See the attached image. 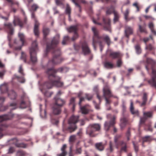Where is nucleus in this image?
<instances>
[{
    "label": "nucleus",
    "instance_id": "nucleus-1",
    "mask_svg": "<svg viewBox=\"0 0 156 156\" xmlns=\"http://www.w3.org/2000/svg\"><path fill=\"white\" fill-rule=\"evenodd\" d=\"M66 68L62 67L56 70L53 67L48 68L46 71V73L48 75V80L43 84L44 87L48 89H50L54 86L56 87H61L63 83L60 81L61 78L57 76L56 73L57 71L62 72Z\"/></svg>",
    "mask_w": 156,
    "mask_h": 156
},
{
    "label": "nucleus",
    "instance_id": "nucleus-2",
    "mask_svg": "<svg viewBox=\"0 0 156 156\" xmlns=\"http://www.w3.org/2000/svg\"><path fill=\"white\" fill-rule=\"evenodd\" d=\"M59 36H56L54 37L50 43H48L47 44L46 54L49 51L52 50L54 54L53 58L51 61L53 64H57L60 63L63 60L60 55L61 52L60 49L57 48V45L59 43Z\"/></svg>",
    "mask_w": 156,
    "mask_h": 156
},
{
    "label": "nucleus",
    "instance_id": "nucleus-3",
    "mask_svg": "<svg viewBox=\"0 0 156 156\" xmlns=\"http://www.w3.org/2000/svg\"><path fill=\"white\" fill-rule=\"evenodd\" d=\"M147 64L145 67L148 72L149 69H152L151 79L147 81L148 83L156 89V70L155 69L156 64L155 62L152 59L147 58L146 60Z\"/></svg>",
    "mask_w": 156,
    "mask_h": 156
},
{
    "label": "nucleus",
    "instance_id": "nucleus-4",
    "mask_svg": "<svg viewBox=\"0 0 156 156\" xmlns=\"http://www.w3.org/2000/svg\"><path fill=\"white\" fill-rule=\"evenodd\" d=\"M92 30L94 33L92 45L94 49L95 50H96V44L97 43H99L100 47V50L101 51L103 49V47L102 42L100 40L101 37L99 36L98 31L94 27L92 28Z\"/></svg>",
    "mask_w": 156,
    "mask_h": 156
},
{
    "label": "nucleus",
    "instance_id": "nucleus-5",
    "mask_svg": "<svg viewBox=\"0 0 156 156\" xmlns=\"http://www.w3.org/2000/svg\"><path fill=\"white\" fill-rule=\"evenodd\" d=\"M38 49L37 43L35 41L33 42L30 51V60L33 63L37 62L36 54Z\"/></svg>",
    "mask_w": 156,
    "mask_h": 156
},
{
    "label": "nucleus",
    "instance_id": "nucleus-6",
    "mask_svg": "<svg viewBox=\"0 0 156 156\" xmlns=\"http://www.w3.org/2000/svg\"><path fill=\"white\" fill-rule=\"evenodd\" d=\"M79 116L72 115L69 118L68 122L69 124H73V126H70L67 129V130L71 133L75 131L77 129V126L75 124L79 121Z\"/></svg>",
    "mask_w": 156,
    "mask_h": 156
},
{
    "label": "nucleus",
    "instance_id": "nucleus-7",
    "mask_svg": "<svg viewBox=\"0 0 156 156\" xmlns=\"http://www.w3.org/2000/svg\"><path fill=\"white\" fill-rule=\"evenodd\" d=\"M121 136L120 135H117L115 136L114 137V142L115 145L117 147L119 146H121L120 151L122 152L124 151L125 152H127V143L123 141H118V140Z\"/></svg>",
    "mask_w": 156,
    "mask_h": 156
},
{
    "label": "nucleus",
    "instance_id": "nucleus-8",
    "mask_svg": "<svg viewBox=\"0 0 156 156\" xmlns=\"http://www.w3.org/2000/svg\"><path fill=\"white\" fill-rule=\"evenodd\" d=\"M101 128L100 125L98 124H93L89 125L87 130V133L90 136H94L93 133L96 131H99Z\"/></svg>",
    "mask_w": 156,
    "mask_h": 156
},
{
    "label": "nucleus",
    "instance_id": "nucleus-9",
    "mask_svg": "<svg viewBox=\"0 0 156 156\" xmlns=\"http://www.w3.org/2000/svg\"><path fill=\"white\" fill-rule=\"evenodd\" d=\"M9 119V117L8 115H4L0 116V139L3 136L2 133V131L5 130L7 127V125L2 123V122L3 121L7 120Z\"/></svg>",
    "mask_w": 156,
    "mask_h": 156
},
{
    "label": "nucleus",
    "instance_id": "nucleus-10",
    "mask_svg": "<svg viewBox=\"0 0 156 156\" xmlns=\"http://www.w3.org/2000/svg\"><path fill=\"white\" fill-rule=\"evenodd\" d=\"M116 118V117L114 116L110 121L106 122H105L104 128L106 131H108L110 129V128L111 127H113L114 132L116 133L117 132V129L114 127V125L115 123V120Z\"/></svg>",
    "mask_w": 156,
    "mask_h": 156
},
{
    "label": "nucleus",
    "instance_id": "nucleus-11",
    "mask_svg": "<svg viewBox=\"0 0 156 156\" xmlns=\"http://www.w3.org/2000/svg\"><path fill=\"white\" fill-rule=\"evenodd\" d=\"M103 96L104 98H111L112 96V94L110 87L107 84L105 85L103 89Z\"/></svg>",
    "mask_w": 156,
    "mask_h": 156
},
{
    "label": "nucleus",
    "instance_id": "nucleus-12",
    "mask_svg": "<svg viewBox=\"0 0 156 156\" xmlns=\"http://www.w3.org/2000/svg\"><path fill=\"white\" fill-rule=\"evenodd\" d=\"M82 52L84 55H86L90 54L91 52L87 43L85 42L82 43L81 45Z\"/></svg>",
    "mask_w": 156,
    "mask_h": 156
},
{
    "label": "nucleus",
    "instance_id": "nucleus-13",
    "mask_svg": "<svg viewBox=\"0 0 156 156\" xmlns=\"http://www.w3.org/2000/svg\"><path fill=\"white\" fill-rule=\"evenodd\" d=\"M9 142H11L12 144H14L17 147L25 148L27 146V144L23 143H18V140L16 138H13L9 140Z\"/></svg>",
    "mask_w": 156,
    "mask_h": 156
},
{
    "label": "nucleus",
    "instance_id": "nucleus-14",
    "mask_svg": "<svg viewBox=\"0 0 156 156\" xmlns=\"http://www.w3.org/2000/svg\"><path fill=\"white\" fill-rule=\"evenodd\" d=\"M31 18L34 19L35 20V23L34 29V32L35 35L38 36L39 35V32L38 30V26L39 23L36 20L35 16V14L34 12H33L31 14Z\"/></svg>",
    "mask_w": 156,
    "mask_h": 156
},
{
    "label": "nucleus",
    "instance_id": "nucleus-15",
    "mask_svg": "<svg viewBox=\"0 0 156 156\" xmlns=\"http://www.w3.org/2000/svg\"><path fill=\"white\" fill-rule=\"evenodd\" d=\"M103 21L104 23L103 27L105 30L110 31L111 30V20L110 19H106L103 18Z\"/></svg>",
    "mask_w": 156,
    "mask_h": 156
},
{
    "label": "nucleus",
    "instance_id": "nucleus-16",
    "mask_svg": "<svg viewBox=\"0 0 156 156\" xmlns=\"http://www.w3.org/2000/svg\"><path fill=\"white\" fill-rule=\"evenodd\" d=\"M62 108L56 105H53L52 108V115H60L62 111Z\"/></svg>",
    "mask_w": 156,
    "mask_h": 156
},
{
    "label": "nucleus",
    "instance_id": "nucleus-17",
    "mask_svg": "<svg viewBox=\"0 0 156 156\" xmlns=\"http://www.w3.org/2000/svg\"><path fill=\"white\" fill-rule=\"evenodd\" d=\"M27 19L26 17H25L23 23L19 18L16 19L13 21V23L15 26L17 24L20 27H22L24 24H26L27 23Z\"/></svg>",
    "mask_w": 156,
    "mask_h": 156
},
{
    "label": "nucleus",
    "instance_id": "nucleus-18",
    "mask_svg": "<svg viewBox=\"0 0 156 156\" xmlns=\"http://www.w3.org/2000/svg\"><path fill=\"white\" fill-rule=\"evenodd\" d=\"M148 98V94L146 92H144L143 93L142 96V102H141L138 101H137L136 102L139 103L140 104V105L141 107L145 106L147 103Z\"/></svg>",
    "mask_w": 156,
    "mask_h": 156
},
{
    "label": "nucleus",
    "instance_id": "nucleus-19",
    "mask_svg": "<svg viewBox=\"0 0 156 156\" xmlns=\"http://www.w3.org/2000/svg\"><path fill=\"white\" fill-rule=\"evenodd\" d=\"M4 28L7 31L8 33L12 35L13 32V29L12 24L10 23H5L4 24Z\"/></svg>",
    "mask_w": 156,
    "mask_h": 156
},
{
    "label": "nucleus",
    "instance_id": "nucleus-20",
    "mask_svg": "<svg viewBox=\"0 0 156 156\" xmlns=\"http://www.w3.org/2000/svg\"><path fill=\"white\" fill-rule=\"evenodd\" d=\"M54 99L55 101L53 104V105H56L62 108L65 103V101L60 98H55Z\"/></svg>",
    "mask_w": 156,
    "mask_h": 156
},
{
    "label": "nucleus",
    "instance_id": "nucleus-21",
    "mask_svg": "<svg viewBox=\"0 0 156 156\" xmlns=\"http://www.w3.org/2000/svg\"><path fill=\"white\" fill-rule=\"evenodd\" d=\"M109 57L112 59L119 58L121 57V54L119 52H111L109 54Z\"/></svg>",
    "mask_w": 156,
    "mask_h": 156
},
{
    "label": "nucleus",
    "instance_id": "nucleus-22",
    "mask_svg": "<svg viewBox=\"0 0 156 156\" xmlns=\"http://www.w3.org/2000/svg\"><path fill=\"white\" fill-rule=\"evenodd\" d=\"M128 119L125 117L121 118L120 126L122 129H123L126 126L128 122Z\"/></svg>",
    "mask_w": 156,
    "mask_h": 156
},
{
    "label": "nucleus",
    "instance_id": "nucleus-23",
    "mask_svg": "<svg viewBox=\"0 0 156 156\" xmlns=\"http://www.w3.org/2000/svg\"><path fill=\"white\" fill-rule=\"evenodd\" d=\"M67 147L66 144H64L61 148V153L57 154V156H66L67 154V152L66 151Z\"/></svg>",
    "mask_w": 156,
    "mask_h": 156
},
{
    "label": "nucleus",
    "instance_id": "nucleus-24",
    "mask_svg": "<svg viewBox=\"0 0 156 156\" xmlns=\"http://www.w3.org/2000/svg\"><path fill=\"white\" fill-rule=\"evenodd\" d=\"M115 12L114 7L113 5H111L106 8V14L107 15H110L112 13L114 14V12Z\"/></svg>",
    "mask_w": 156,
    "mask_h": 156
},
{
    "label": "nucleus",
    "instance_id": "nucleus-25",
    "mask_svg": "<svg viewBox=\"0 0 156 156\" xmlns=\"http://www.w3.org/2000/svg\"><path fill=\"white\" fill-rule=\"evenodd\" d=\"M133 28L130 27L126 26L125 27V34L126 37L128 38L130 34H132Z\"/></svg>",
    "mask_w": 156,
    "mask_h": 156
},
{
    "label": "nucleus",
    "instance_id": "nucleus-26",
    "mask_svg": "<svg viewBox=\"0 0 156 156\" xmlns=\"http://www.w3.org/2000/svg\"><path fill=\"white\" fill-rule=\"evenodd\" d=\"M78 29V25H76L70 26L67 28V30L69 32L75 33L77 32Z\"/></svg>",
    "mask_w": 156,
    "mask_h": 156
},
{
    "label": "nucleus",
    "instance_id": "nucleus-27",
    "mask_svg": "<svg viewBox=\"0 0 156 156\" xmlns=\"http://www.w3.org/2000/svg\"><path fill=\"white\" fill-rule=\"evenodd\" d=\"M72 2L75 4L76 7L79 9V10L80 12H81V7L79 4V2L85 4L86 3V2L84 0H72Z\"/></svg>",
    "mask_w": 156,
    "mask_h": 156
},
{
    "label": "nucleus",
    "instance_id": "nucleus-28",
    "mask_svg": "<svg viewBox=\"0 0 156 156\" xmlns=\"http://www.w3.org/2000/svg\"><path fill=\"white\" fill-rule=\"evenodd\" d=\"M130 111L131 113L133 115L138 116L139 115V112L137 110H135L134 109L133 106V103L131 101L130 106Z\"/></svg>",
    "mask_w": 156,
    "mask_h": 156
},
{
    "label": "nucleus",
    "instance_id": "nucleus-29",
    "mask_svg": "<svg viewBox=\"0 0 156 156\" xmlns=\"http://www.w3.org/2000/svg\"><path fill=\"white\" fill-rule=\"evenodd\" d=\"M8 90V87L6 84H4L1 85L0 86V90L1 93L4 94L7 92Z\"/></svg>",
    "mask_w": 156,
    "mask_h": 156
},
{
    "label": "nucleus",
    "instance_id": "nucleus-30",
    "mask_svg": "<svg viewBox=\"0 0 156 156\" xmlns=\"http://www.w3.org/2000/svg\"><path fill=\"white\" fill-rule=\"evenodd\" d=\"M95 146L96 148L99 151H103L105 148L104 145L102 142L96 143Z\"/></svg>",
    "mask_w": 156,
    "mask_h": 156
},
{
    "label": "nucleus",
    "instance_id": "nucleus-31",
    "mask_svg": "<svg viewBox=\"0 0 156 156\" xmlns=\"http://www.w3.org/2000/svg\"><path fill=\"white\" fill-rule=\"evenodd\" d=\"M153 140L152 137L150 136H146L143 138L142 146L144 147V143L146 142H150Z\"/></svg>",
    "mask_w": 156,
    "mask_h": 156
},
{
    "label": "nucleus",
    "instance_id": "nucleus-32",
    "mask_svg": "<svg viewBox=\"0 0 156 156\" xmlns=\"http://www.w3.org/2000/svg\"><path fill=\"white\" fill-rule=\"evenodd\" d=\"M8 96L11 99H15L17 96L16 94L13 90H12L8 93Z\"/></svg>",
    "mask_w": 156,
    "mask_h": 156
},
{
    "label": "nucleus",
    "instance_id": "nucleus-33",
    "mask_svg": "<svg viewBox=\"0 0 156 156\" xmlns=\"http://www.w3.org/2000/svg\"><path fill=\"white\" fill-rule=\"evenodd\" d=\"M148 27L152 33L154 35H156V31L154 28V24L152 22H150L148 24Z\"/></svg>",
    "mask_w": 156,
    "mask_h": 156
},
{
    "label": "nucleus",
    "instance_id": "nucleus-34",
    "mask_svg": "<svg viewBox=\"0 0 156 156\" xmlns=\"http://www.w3.org/2000/svg\"><path fill=\"white\" fill-rule=\"evenodd\" d=\"M18 36L20 38V41H21L22 45H23L25 43V38L24 35L23 34L19 33L18 34Z\"/></svg>",
    "mask_w": 156,
    "mask_h": 156
},
{
    "label": "nucleus",
    "instance_id": "nucleus-35",
    "mask_svg": "<svg viewBox=\"0 0 156 156\" xmlns=\"http://www.w3.org/2000/svg\"><path fill=\"white\" fill-rule=\"evenodd\" d=\"M50 115L51 123L54 125H57L59 122L58 118L55 119L54 118L52 115L50 114Z\"/></svg>",
    "mask_w": 156,
    "mask_h": 156
},
{
    "label": "nucleus",
    "instance_id": "nucleus-36",
    "mask_svg": "<svg viewBox=\"0 0 156 156\" xmlns=\"http://www.w3.org/2000/svg\"><path fill=\"white\" fill-rule=\"evenodd\" d=\"M75 98H71L70 101V105H72V109L73 112L75 110L76 104L75 103Z\"/></svg>",
    "mask_w": 156,
    "mask_h": 156
},
{
    "label": "nucleus",
    "instance_id": "nucleus-37",
    "mask_svg": "<svg viewBox=\"0 0 156 156\" xmlns=\"http://www.w3.org/2000/svg\"><path fill=\"white\" fill-rule=\"evenodd\" d=\"M114 17L113 18V22L114 23H115L116 22L119 21V15L117 12H114Z\"/></svg>",
    "mask_w": 156,
    "mask_h": 156
},
{
    "label": "nucleus",
    "instance_id": "nucleus-38",
    "mask_svg": "<svg viewBox=\"0 0 156 156\" xmlns=\"http://www.w3.org/2000/svg\"><path fill=\"white\" fill-rule=\"evenodd\" d=\"M104 66L107 69H111L113 67L114 65L110 62H106L104 63Z\"/></svg>",
    "mask_w": 156,
    "mask_h": 156
},
{
    "label": "nucleus",
    "instance_id": "nucleus-39",
    "mask_svg": "<svg viewBox=\"0 0 156 156\" xmlns=\"http://www.w3.org/2000/svg\"><path fill=\"white\" fill-rule=\"evenodd\" d=\"M129 9H126V11L124 13V18L125 20L126 21L128 22L130 20V19H129L128 18V16L129 13Z\"/></svg>",
    "mask_w": 156,
    "mask_h": 156
},
{
    "label": "nucleus",
    "instance_id": "nucleus-40",
    "mask_svg": "<svg viewBox=\"0 0 156 156\" xmlns=\"http://www.w3.org/2000/svg\"><path fill=\"white\" fill-rule=\"evenodd\" d=\"M27 154L26 153L22 150H19L17 151L16 155L17 156H25Z\"/></svg>",
    "mask_w": 156,
    "mask_h": 156
},
{
    "label": "nucleus",
    "instance_id": "nucleus-41",
    "mask_svg": "<svg viewBox=\"0 0 156 156\" xmlns=\"http://www.w3.org/2000/svg\"><path fill=\"white\" fill-rule=\"evenodd\" d=\"M86 105H85L83 106L80 107V110L82 112V113L83 114H86L88 113V110L86 108Z\"/></svg>",
    "mask_w": 156,
    "mask_h": 156
},
{
    "label": "nucleus",
    "instance_id": "nucleus-42",
    "mask_svg": "<svg viewBox=\"0 0 156 156\" xmlns=\"http://www.w3.org/2000/svg\"><path fill=\"white\" fill-rule=\"evenodd\" d=\"M152 113L151 112H144L143 116L147 119L148 118H151L152 116Z\"/></svg>",
    "mask_w": 156,
    "mask_h": 156
},
{
    "label": "nucleus",
    "instance_id": "nucleus-43",
    "mask_svg": "<svg viewBox=\"0 0 156 156\" xmlns=\"http://www.w3.org/2000/svg\"><path fill=\"white\" fill-rule=\"evenodd\" d=\"M103 39L105 41L107 44L108 46L110 45L111 43L110 39L109 36L108 35H106L103 37Z\"/></svg>",
    "mask_w": 156,
    "mask_h": 156
},
{
    "label": "nucleus",
    "instance_id": "nucleus-44",
    "mask_svg": "<svg viewBox=\"0 0 156 156\" xmlns=\"http://www.w3.org/2000/svg\"><path fill=\"white\" fill-rule=\"evenodd\" d=\"M49 32V30L48 28H44L43 29V32L44 38H45L47 36Z\"/></svg>",
    "mask_w": 156,
    "mask_h": 156
},
{
    "label": "nucleus",
    "instance_id": "nucleus-45",
    "mask_svg": "<svg viewBox=\"0 0 156 156\" xmlns=\"http://www.w3.org/2000/svg\"><path fill=\"white\" fill-rule=\"evenodd\" d=\"M93 97V95L90 94L86 93L85 94V98L88 101H90L91 100Z\"/></svg>",
    "mask_w": 156,
    "mask_h": 156
},
{
    "label": "nucleus",
    "instance_id": "nucleus-46",
    "mask_svg": "<svg viewBox=\"0 0 156 156\" xmlns=\"http://www.w3.org/2000/svg\"><path fill=\"white\" fill-rule=\"evenodd\" d=\"M145 49L151 51L155 50V48L151 44H149L148 45H146Z\"/></svg>",
    "mask_w": 156,
    "mask_h": 156
},
{
    "label": "nucleus",
    "instance_id": "nucleus-47",
    "mask_svg": "<svg viewBox=\"0 0 156 156\" xmlns=\"http://www.w3.org/2000/svg\"><path fill=\"white\" fill-rule=\"evenodd\" d=\"M71 8L69 6L68 4L67 5L65 11L66 13L68 15L71 14Z\"/></svg>",
    "mask_w": 156,
    "mask_h": 156
},
{
    "label": "nucleus",
    "instance_id": "nucleus-48",
    "mask_svg": "<svg viewBox=\"0 0 156 156\" xmlns=\"http://www.w3.org/2000/svg\"><path fill=\"white\" fill-rule=\"evenodd\" d=\"M15 151V148L13 147H10L8 150V154H11L14 153Z\"/></svg>",
    "mask_w": 156,
    "mask_h": 156
},
{
    "label": "nucleus",
    "instance_id": "nucleus-49",
    "mask_svg": "<svg viewBox=\"0 0 156 156\" xmlns=\"http://www.w3.org/2000/svg\"><path fill=\"white\" fill-rule=\"evenodd\" d=\"M135 48L136 50V53L138 54H140L141 52V50L140 46L139 44H137L135 46Z\"/></svg>",
    "mask_w": 156,
    "mask_h": 156
},
{
    "label": "nucleus",
    "instance_id": "nucleus-50",
    "mask_svg": "<svg viewBox=\"0 0 156 156\" xmlns=\"http://www.w3.org/2000/svg\"><path fill=\"white\" fill-rule=\"evenodd\" d=\"M144 129L146 131H150L151 132H152L153 131V129L150 124L144 127Z\"/></svg>",
    "mask_w": 156,
    "mask_h": 156
},
{
    "label": "nucleus",
    "instance_id": "nucleus-51",
    "mask_svg": "<svg viewBox=\"0 0 156 156\" xmlns=\"http://www.w3.org/2000/svg\"><path fill=\"white\" fill-rule=\"evenodd\" d=\"M139 29L140 32L144 33H147V32L146 29L145 27H142L141 25H139Z\"/></svg>",
    "mask_w": 156,
    "mask_h": 156
},
{
    "label": "nucleus",
    "instance_id": "nucleus-52",
    "mask_svg": "<svg viewBox=\"0 0 156 156\" xmlns=\"http://www.w3.org/2000/svg\"><path fill=\"white\" fill-rule=\"evenodd\" d=\"M118 58V59L116 62L117 66L118 67H120L122 65L123 62L121 58Z\"/></svg>",
    "mask_w": 156,
    "mask_h": 156
},
{
    "label": "nucleus",
    "instance_id": "nucleus-53",
    "mask_svg": "<svg viewBox=\"0 0 156 156\" xmlns=\"http://www.w3.org/2000/svg\"><path fill=\"white\" fill-rule=\"evenodd\" d=\"M69 39V37L68 36H66L64 37L63 40L62 42L63 45H65L66 44V41Z\"/></svg>",
    "mask_w": 156,
    "mask_h": 156
},
{
    "label": "nucleus",
    "instance_id": "nucleus-54",
    "mask_svg": "<svg viewBox=\"0 0 156 156\" xmlns=\"http://www.w3.org/2000/svg\"><path fill=\"white\" fill-rule=\"evenodd\" d=\"M130 136L131 134L130 129V128H129L126 133V136L127 138V140L128 141H129L130 140Z\"/></svg>",
    "mask_w": 156,
    "mask_h": 156
},
{
    "label": "nucleus",
    "instance_id": "nucleus-55",
    "mask_svg": "<svg viewBox=\"0 0 156 156\" xmlns=\"http://www.w3.org/2000/svg\"><path fill=\"white\" fill-rule=\"evenodd\" d=\"M38 8V6L35 4H34L31 6V9L34 11H36Z\"/></svg>",
    "mask_w": 156,
    "mask_h": 156
},
{
    "label": "nucleus",
    "instance_id": "nucleus-56",
    "mask_svg": "<svg viewBox=\"0 0 156 156\" xmlns=\"http://www.w3.org/2000/svg\"><path fill=\"white\" fill-rule=\"evenodd\" d=\"M147 119L144 116L143 117L140 118V125L144 124Z\"/></svg>",
    "mask_w": 156,
    "mask_h": 156
},
{
    "label": "nucleus",
    "instance_id": "nucleus-57",
    "mask_svg": "<svg viewBox=\"0 0 156 156\" xmlns=\"http://www.w3.org/2000/svg\"><path fill=\"white\" fill-rule=\"evenodd\" d=\"M21 58L24 62H26V55L25 53L23 52L21 53Z\"/></svg>",
    "mask_w": 156,
    "mask_h": 156
},
{
    "label": "nucleus",
    "instance_id": "nucleus-58",
    "mask_svg": "<svg viewBox=\"0 0 156 156\" xmlns=\"http://www.w3.org/2000/svg\"><path fill=\"white\" fill-rule=\"evenodd\" d=\"M79 37V35L77 32L74 33L73 36L72 38V41H74L78 38Z\"/></svg>",
    "mask_w": 156,
    "mask_h": 156
},
{
    "label": "nucleus",
    "instance_id": "nucleus-59",
    "mask_svg": "<svg viewBox=\"0 0 156 156\" xmlns=\"http://www.w3.org/2000/svg\"><path fill=\"white\" fill-rule=\"evenodd\" d=\"M85 98H84L83 97H81V98H79V101L78 103V105L80 107H81L82 105V102L85 101Z\"/></svg>",
    "mask_w": 156,
    "mask_h": 156
},
{
    "label": "nucleus",
    "instance_id": "nucleus-60",
    "mask_svg": "<svg viewBox=\"0 0 156 156\" xmlns=\"http://www.w3.org/2000/svg\"><path fill=\"white\" fill-rule=\"evenodd\" d=\"M10 106H13L14 107L12 108V110H15L17 108V104L16 103H12L10 104Z\"/></svg>",
    "mask_w": 156,
    "mask_h": 156
},
{
    "label": "nucleus",
    "instance_id": "nucleus-61",
    "mask_svg": "<svg viewBox=\"0 0 156 156\" xmlns=\"http://www.w3.org/2000/svg\"><path fill=\"white\" fill-rule=\"evenodd\" d=\"M82 149L81 147L77 148L76 150L75 153L76 154H80L82 153Z\"/></svg>",
    "mask_w": 156,
    "mask_h": 156
},
{
    "label": "nucleus",
    "instance_id": "nucleus-62",
    "mask_svg": "<svg viewBox=\"0 0 156 156\" xmlns=\"http://www.w3.org/2000/svg\"><path fill=\"white\" fill-rule=\"evenodd\" d=\"M76 140V136L75 135L71 136L69 138V141L70 142H73Z\"/></svg>",
    "mask_w": 156,
    "mask_h": 156
},
{
    "label": "nucleus",
    "instance_id": "nucleus-63",
    "mask_svg": "<svg viewBox=\"0 0 156 156\" xmlns=\"http://www.w3.org/2000/svg\"><path fill=\"white\" fill-rule=\"evenodd\" d=\"M18 72L22 75L23 76L24 75V74L23 73V69L22 66V65L20 66Z\"/></svg>",
    "mask_w": 156,
    "mask_h": 156
},
{
    "label": "nucleus",
    "instance_id": "nucleus-64",
    "mask_svg": "<svg viewBox=\"0 0 156 156\" xmlns=\"http://www.w3.org/2000/svg\"><path fill=\"white\" fill-rule=\"evenodd\" d=\"M74 47L75 50L76 51H78L80 49V46L76 44H74Z\"/></svg>",
    "mask_w": 156,
    "mask_h": 156
}]
</instances>
